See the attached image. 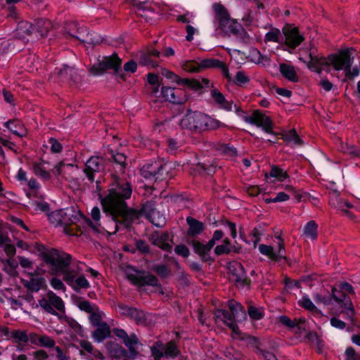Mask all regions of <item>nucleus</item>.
<instances>
[{"mask_svg":"<svg viewBox=\"0 0 360 360\" xmlns=\"http://www.w3.org/2000/svg\"><path fill=\"white\" fill-rule=\"evenodd\" d=\"M112 179L107 194L104 197L100 195L103 210L109 214L115 223L117 218L122 217L125 226L129 227L140 217V212L136 210L128 208L126 202V200L130 198L131 195V186L127 180L117 175H113ZM117 230V224H115L112 233H115Z\"/></svg>","mask_w":360,"mask_h":360,"instance_id":"obj_1","label":"nucleus"},{"mask_svg":"<svg viewBox=\"0 0 360 360\" xmlns=\"http://www.w3.org/2000/svg\"><path fill=\"white\" fill-rule=\"evenodd\" d=\"M310 61L307 64L309 70L321 74L322 70L329 72L331 65L337 70H347L351 68L353 62L352 49L341 50L337 53L329 55L327 58L315 56L313 52L309 53Z\"/></svg>","mask_w":360,"mask_h":360,"instance_id":"obj_2","label":"nucleus"},{"mask_svg":"<svg viewBox=\"0 0 360 360\" xmlns=\"http://www.w3.org/2000/svg\"><path fill=\"white\" fill-rule=\"evenodd\" d=\"M214 13V23L217 33L225 35H233L236 38L245 41L247 33L241 25L234 19L231 18L227 10L220 4H213Z\"/></svg>","mask_w":360,"mask_h":360,"instance_id":"obj_3","label":"nucleus"},{"mask_svg":"<svg viewBox=\"0 0 360 360\" xmlns=\"http://www.w3.org/2000/svg\"><path fill=\"white\" fill-rule=\"evenodd\" d=\"M180 124L182 128L196 132L214 130L223 125L219 120L198 111L188 112Z\"/></svg>","mask_w":360,"mask_h":360,"instance_id":"obj_4","label":"nucleus"},{"mask_svg":"<svg viewBox=\"0 0 360 360\" xmlns=\"http://www.w3.org/2000/svg\"><path fill=\"white\" fill-rule=\"evenodd\" d=\"M45 262L56 272L65 274L71 271L70 265L72 263L70 255L56 249H47L42 252Z\"/></svg>","mask_w":360,"mask_h":360,"instance_id":"obj_5","label":"nucleus"},{"mask_svg":"<svg viewBox=\"0 0 360 360\" xmlns=\"http://www.w3.org/2000/svg\"><path fill=\"white\" fill-rule=\"evenodd\" d=\"M72 212V211L69 210H56L48 215V219L55 226H63L65 233L71 236L77 235V232L75 231L77 226L75 224L77 217Z\"/></svg>","mask_w":360,"mask_h":360,"instance_id":"obj_6","label":"nucleus"},{"mask_svg":"<svg viewBox=\"0 0 360 360\" xmlns=\"http://www.w3.org/2000/svg\"><path fill=\"white\" fill-rule=\"evenodd\" d=\"M161 74L165 78L171 80L172 82H175L176 84L180 86H188L191 89L195 91L203 89L205 87H208L210 82V81L206 78H181L177 75L167 69H162L161 71Z\"/></svg>","mask_w":360,"mask_h":360,"instance_id":"obj_7","label":"nucleus"},{"mask_svg":"<svg viewBox=\"0 0 360 360\" xmlns=\"http://www.w3.org/2000/svg\"><path fill=\"white\" fill-rule=\"evenodd\" d=\"M82 269L79 266V262L72 263L71 271L65 274L63 277L65 282L74 290L79 291L82 289L86 290L90 287L89 281L84 275L79 274Z\"/></svg>","mask_w":360,"mask_h":360,"instance_id":"obj_8","label":"nucleus"},{"mask_svg":"<svg viewBox=\"0 0 360 360\" xmlns=\"http://www.w3.org/2000/svg\"><path fill=\"white\" fill-rule=\"evenodd\" d=\"M39 307L46 313L56 316L57 311L64 312L65 304L63 300L51 290L39 300Z\"/></svg>","mask_w":360,"mask_h":360,"instance_id":"obj_9","label":"nucleus"},{"mask_svg":"<svg viewBox=\"0 0 360 360\" xmlns=\"http://www.w3.org/2000/svg\"><path fill=\"white\" fill-rule=\"evenodd\" d=\"M141 176L146 179L162 180L166 178L167 172L166 165L160 161H154L145 164L140 170Z\"/></svg>","mask_w":360,"mask_h":360,"instance_id":"obj_10","label":"nucleus"},{"mask_svg":"<svg viewBox=\"0 0 360 360\" xmlns=\"http://www.w3.org/2000/svg\"><path fill=\"white\" fill-rule=\"evenodd\" d=\"M276 238L278 240L276 248L271 245L262 244L259 245V250L261 254L268 257L271 261L279 262L281 259L286 260L284 240L281 237V234Z\"/></svg>","mask_w":360,"mask_h":360,"instance_id":"obj_11","label":"nucleus"},{"mask_svg":"<svg viewBox=\"0 0 360 360\" xmlns=\"http://www.w3.org/2000/svg\"><path fill=\"white\" fill-rule=\"evenodd\" d=\"M127 278L133 285L138 287L146 285L156 287L160 285L157 277L149 273L146 274L145 272L132 270L131 271H127Z\"/></svg>","mask_w":360,"mask_h":360,"instance_id":"obj_12","label":"nucleus"},{"mask_svg":"<svg viewBox=\"0 0 360 360\" xmlns=\"http://www.w3.org/2000/svg\"><path fill=\"white\" fill-rule=\"evenodd\" d=\"M105 166V160L101 156H91L85 164L84 172L87 179L94 182L95 174L101 173L104 171Z\"/></svg>","mask_w":360,"mask_h":360,"instance_id":"obj_13","label":"nucleus"},{"mask_svg":"<svg viewBox=\"0 0 360 360\" xmlns=\"http://www.w3.org/2000/svg\"><path fill=\"white\" fill-rule=\"evenodd\" d=\"M333 299L342 309V311L346 313L348 317L352 318L353 316V305L351 299L347 293L335 286L332 289V300Z\"/></svg>","mask_w":360,"mask_h":360,"instance_id":"obj_14","label":"nucleus"},{"mask_svg":"<svg viewBox=\"0 0 360 360\" xmlns=\"http://www.w3.org/2000/svg\"><path fill=\"white\" fill-rule=\"evenodd\" d=\"M229 277L238 287H244L250 284V280L247 277L244 267L239 262L230 264Z\"/></svg>","mask_w":360,"mask_h":360,"instance_id":"obj_15","label":"nucleus"},{"mask_svg":"<svg viewBox=\"0 0 360 360\" xmlns=\"http://www.w3.org/2000/svg\"><path fill=\"white\" fill-rule=\"evenodd\" d=\"M121 65V59L116 54L110 56L103 57V60L99 62L98 65H94L91 71L94 75H98L108 69H112L117 72Z\"/></svg>","mask_w":360,"mask_h":360,"instance_id":"obj_16","label":"nucleus"},{"mask_svg":"<svg viewBox=\"0 0 360 360\" xmlns=\"http://www.w3.org/2000/svg\"><path fill=\"white\" fill-rule=\"evenodd\" d=\"M161 94L169 102L175 104H184L187 101L186 92L181 89L163 86Z\"/></svg>","mask_w":360,"mask_h":360,"instance_id":"obj_17","label":"nucleus"},{"mask_svg":"<svg viewBox=\"0 0 360 360\" xmlns=\"http://www.w3.org/2000/svg\"><path fill=\"white\" fill-rule=\"evenodd\" d=\"M283 32L285 44L291 49H295L304 40V37L300 34L297 27L288 25L283 29Z\"/></svg>","mask_w":360,"mask_h":360,"instance_id":"obj_18","label":"nucleus"},{"mask_svg":"<svg viewBox=\"0 0 360 360\" xmlns=\"http://www.w3.org/2000/svg\"><path fill=\"white\" fill-rule=\"evenodd\" d=\"M15 32L16 36L22 40L34 41L38 39L39 34L35 32L33 24L27 21L20 22Z\"/></svg>","mask_w":360,"mask_h":360,"instance_id":"obj_19","label":"nucleus"},{"mask_svg":"<svg viewBox=\"0 0 360 360\" xmlns=\"http://www.w3.org/2000/svg\"><path fill=\"white\" fill-rule=\"evenodd\" d=\"M188 243L193 246V251L202 261L209 262L213 260L211 257V250L214 247L212 241H208L207 243L203 244L198 240H193L188 241Z\"/></svg>","mask_w":360,"mask_h":360,"instance_id":"obj_20","label":"nucleus"},{"mask_svg":"<svg viewBox=\"0 0 360 360\" xmlns=\"http://www.w3.org/2000/svg\"><path fill=\"white\" fill-rule=\"evenodd\" d=\"M250 122L262 127L266 133H272L273 124L270 117L260 110H255L250 117Z\"/></svg>","mask_w":360,"mask_h":360,"instance_id":"obj_21","label":"nucleus"},{"mask_svg":"<svg viewBox=\"0 0 360 360\" xmlns=\"http://www.w3.org/2000/svg\"><path fill=\"white\" fill-rule=\"evenodd\" d=\"M169 233L167 232L155 231L148 237L149 241L154 245H156L162 250L171 252L172 247L169 244Z\"/></svg>","mask_w":360,"mask_h":360,"instance_id":"obj_22","label":"nucleus"},{"mask_svg":"<svg viewBox=\"0 0 360 360\" xmlns=\"http://www.w3.org/2000/svg\"><path fill=\"white\" fill-rule=\"evenodd\" d=\"M106 349L112 358L117 360H132L128 352L117 342H108Z\"/></svg>","mask_w":360,"mask_h":360,"instance_id":"obj_23","label":"nucleus"},{"mask_svg":"<svg viewBox=\"0 0 360 360\" xmlns=\"http://www.w3.org/2000/svg\"><path fill=\"white\" fill-rule=\"evenodd\" d=\"M217 320L223 321L228 327H229L232 331L236 334L240 333V330L237 324L235 321L233 315L228 311L224 309H217L214 314Z\"/></svg>","mask_w":360,"mask_h":360,"instance_id":"obj_24","label":"nucleus"},{"mask_svg":"<svg viewBox=\"0 0 360 360\" xmlns=\"http://www.w3.org/2000/svg\"><path fill=\"white\" fill-rule=\"evenodd\" d=\"M199 66L201 68H219L221 70L224 76L226 78H230L229 69L226 63L221 60L216 58H206L202 60Z\"/></svg>","mask_w":360,"mask_h":360,"instance_id":"obj_25","label":"nucleus"},{"mask_svg":"<svg viewBox=\"0 0 360 360\" xmlns=\"http://www.w3.org/2000/svg\"><path fill=\"white\" fill-rule=\"evenodd\" d=\"M65 30L70 37H75L83 42L86 41V39L84 37L86 34V29L84 26H80L77 22L68 23L65 26Z\"/></svg>","mask_w":360,"mask_h":360,"instance_id":"obj_26","label":"nucleus"},{"mask_svg":"<svg viewBox=\"0 0 360 360\" xmlns=\"http://www.w3.org/2000/svg\"><path fill=\"white\" fill-rule=\"evenodd\" d=\"M91 216L94 222H93L90 219L84 217L83 220L84 223L93 231L97 233L102 232V229H104L101 227V224L99 223L101 219L100 209L98 207H94L91 211Z\"/></svg>","mask_w":360,"mask_h":360,"instance_id":"obj_27","label":"nucleus"},{"mask_svg":"<svg viewBox=\"0 0 360 360\" xmlns=\"http://www.w3.org/2000/svg\"><path fill=\"white\" fill-rule=\"evenodd\" d=\"M25 286L30 292H37L40 290L46 289V283L44 277L41 276H32L30 280L27 281Z\"/></svg>","mask_w":360,"mask_h":360,"instance_id":"obj_28","label":"nucleus"},{"mask_svg":"<svg viewBox=\"0 0 360 360\" xmlns=\"http://www.w3.org/2000/svg\"><path fill=\"white\" fill-rule=\"evenodd\" d=\"M186 222L188 225V235L191 237H196L201 234L204 229L205 225L202 222L191 217L186 218Z\"/></svg>","mask_w":360,"mask_h":360,"instance_id":"obj_29","label":"nucleus"},{"mask_svg":"<svg viewBox=\"0 0 360 360\" xmlns=\"http://www.w3.org/2000/svg\"><path fill=\"white\" fill-rule=\"evenodd\" d=\"M79 346L86 352L89 353L94 358H88L87 360H105V357L101 351L94 348L92 344L85 340L79 341Z\"/></svg>","mask_w":360,"mask_h":360,"instance_id":"obj_30","label":"nucleus"},{"mask_svg":"<svg viewBox=\"0 0 360 360\" xmlns=\"http://www.w3.org/2000/svg\"><path fill=\"white\" fill-rule=\"evenodd\" d=\"M229 307L235 320L240 321L246 319V312L244 307L235 300L229 302Z\"/></svg>","mask_w":360,"mask_h":360,"instance_id":"obj_31","label":"nucleus"},{"mask_svg":"<svg viewBox=\"0 0 360 360\" xmlns=\"http://www.w3.org/2000/svg\"><path fill=\"white\" fill-rule=\"evenodd\" d=\"M281 74L288 80L292 82H297L299 77L293 66L287 63H281L279 65Z\"/></svg>","mask_w":360,"mask_h":360,"instance_id":"obj_32","label":"nucleus"},{"mask_svg":"<svg viewBox=\"0 0 360 360\" xmlns=\"http://www.w3.org/2000/svg\"><path fill=\"white\" fill-rule=\"evenodd\" d=\"M97 328L93 332L92 338L97 342H103L105 338L110 337L111 330L110 326L106 323L96 326Z\"/></svg>","mask_w":360,"mask_h":360,"instance_id":"obj_33","label":"nucleus"},{"mask_svg":"<svg viewBox=\"0 0 360 360\" xmlns=\"http://www.w3.org/2000/svg\"><path fill=\"white\" fill-rule=\"evenodd\" d=\"M33 25L35 28V32L39 34L38 39L46 36L52 27L51 22L45 19L37 20Z\"/></svg>","mask_w":360,"mask_h":360,"instance_id":"obj_34","label":"nucleus"},{"mask_svg":"<svg viewBox=\"0 0 360 360\" xmlns=\"http://www.w3.org/2000/svg\"><path fill=\"white\" fill-rule=\"evenodd\" d=\"M123 342L129 349L127 352L130 357L132 360L134 359L139 354L136 346L140 344L137 336L132 333Z\"/></svg>","mask_w":360,"mask_h":360,"instance_id":"obj_35","label":"nucleus"},{"mask_svg":"<svg viewBox=\"0 0 360 360\" xmlns=\"http://www.w3.org/2000/svg\"><path fill=\"white\" fill-rule=\"evenodd\" d=\"M211 96L214 101L221 106V108L226 110H232L233 103L226 100L224 95L221 92L217 89H213L211 92Z\"/></svg>","mask_w":360,"mask_h":360,"instance_id":"obj_36","label":"nucleus"},{"mask_svg":"<svg viewBox=\"0 0 360 360\" xmlns=\"http://www.w3.org/2000/svg\"><path fill=\"white\" fill-rule=\"evenodd\" d=\"M58 75L64 81H76L77 73L74 68L65 65L63 68H60L58 71Z\"/></svg>","mask_w":360,"mask_h":360,"instance_id":"obj_37","label":"nucleus"},{"mask_svg":"<svg viewBox=\"0 0 360 360\" xmlns=\"http://www.w3.org/2000/svg\"><path fill=\"white\" fill-rule=\"evenodd\" d=\"M318 225L311 220L309 221L304 227V236L305 238L311 240H315L317 238Z\"/></svg>","mask_w":360,"mask_h":360,"instance_id":"obj_38","label":"nucleus"},{"mask_svg":"<svg viewBox=\"0 0 360 360\" xmlns=\"http://www.w3.org/2000/svg\"><path fill=\"white\" fill-rule=\"evenodd\" d=\"M150 218L151 222L158 227H162L165 224V216L155 209L151 211Z\"/></svg>","mask_w":360,"mask_h":360,"instance_id":"obj_39","label":"nucleus"},{"mask_svg":"<svg viewBox=\"0 0 360 360\" xmlns=\"http://www.w3.org/2000/svg\"><path fill=\"white\" fill-rule=\"evenodd\" d=\"M269 175L270 177L275 178L280 181H283L289 176L286 171L274 165L271 167Z\"/></svg>","mask_w":360,"mask_h":360,"instance_id":"obj_40","label":"nucleus"},{"mask_svg":"<svg viewBox=\"0 0 360 360\" xmlns=\"http://www.w3.org/2000/svg\"><path fill=\"white\" fill-rule=\"evenodd\" d=\"M164 347V356L165 357L174 358L179 354V350L173 341L167 343Z\"/></svg>","mask_w":360,"mask_h":360,"instance_id":"obj_41","label":"nucleus"},{"mask_svg":"<svg viewBox=\"0 0 360 360\" xmlns=\"http://www.w3.org/2000/svg\"><path fill=\"white\" fill-rule=\"evenodd\" d=\"M283 139L289 143H293L295 145L301 146L303 143L302 140L299 137L295 129H291L283 135Z\"/></svg>","mask_w":360,"mask_h":360,"instance_id":"obj_42","label":"nucleus"},{"mask_svg":"<svg viewBox=\"0 0 360 360\" xmlns=\"http://www.w3.org/2000/svg\"><path fill=\"white\" fill-rule=\"evenodd\" d=\"M2 264H4V269L8 274L13 275L15 269L18 267V262L12 258H8L6 259L1 260Z\"/></svg>","mask_w":360,"mask_h":360,"instance_id":"obj_43","label":"nucleus"},{"mask_svg":"<svg viewBox=\"0 0 360 360\" xmlns=\"http://www.w3.org/2000/svg\"><path fill=\"white\" fill-rule=\"evenodd\" d=\"M33 172L34 173L43 179L44 180H49L51 178V176L47 172L43 165L41 163H34L33 165Z\"/></svg>","mask_w":360,"mask_h":360,"instance_id":"obj_44","label":"nucleus"},{"mask_svg":"<svg viewBox=\"0 0 360 360\" xmlns=\"http://www.w3.org/2000/svg\"><path fill=\"white\" fill-rule=\"evenodd\" d=\"M342 153L349 155L352 158L360 156V148L354 145L345 144L341 147Z\"/></svg>","mask_w":360,"mask_h":360,"instance_id":"obj_45","label":"nucleus"},{"mask_svg":"<svg viewBox=\"0 0 360 360\" xmlns=\"http://www.w3.org/2000/svg\"><path fill=\"white\" fill-rule=\"evenodd\" d=\"M151 353L155 360H160L164 356V347L163 344L160 342H156L151 347Z\"/></svg>","mask_w":360,"mask_h":360,"instance_id":"obj_46","label":"nucleus"},{"mask_svg":"<svg viewBox=\"0 0 360 360\" xmlns=\"http://www.w3.org/2000/svg\"><path fill=\"white\" fill-rule=\"evenodd\" d=\"M89 319L92 325L94 326H98L102 325L103 313L96 308L93 312L90 314Z\"/></svg>","mask_w":360,"mask_h":360,"instance_id":"obj_47","label":"nucleus"},{"mask_svg":"<svg viewBox=\"0 0 360 360\" xmlns=\"http://www.w3.org/2000/svg\"><path fill=\"white\" fill-rule=\"evenodd\" d=\"M11 338L15 340L16 342H27L29 340L28 334L25 330H14L11 332Z\"/></svg>","mask_w":360,"mask_h":360,"instance_id":"obj_48","label":"nucleus"},{"mask_svg":"<svg viewBox=\"0 0 360 360\" xmlns=\"http://www.w3.org/2000/svg\"><path fill=\"white\" fill-rule=\"evenodd\" d=\"M281 32L278 29H271L265 35V41L280 42Z\"/></svg>","mask_w":360,"mask_h":360,"instance_id":"obj_49","label":"nucleus"},{"mask_svg":"<svg viewBox=\"0 0 360 360\" xmlns=\"http://www.w3.org/2000/svg\"><path fill=\"white\" fill-rule=\"evenodd\" d=\"M39 340L40 347L50 349L54 347L56 345L55 340L51 337L47 335H41V338H39Z\"/></svg>","mask_w":360,"mask_h":360,"instance_id":"obj_50","label":"nucleus"},{"mask_svg":"<svg viewBox=\"0 0 360 360\" xmlns=\"http://www.w3.org/2000/svg\"><path fill=\"white\" fill-rule=\"evenodd\" d=\"M112 158L115 163L120 165V171L122 172L126 166V156L122 153H115L112 154Z\"/></svg>","mask_w":360,"mask_h":360,"instance_id":"obj_51","label":"nucleus"},{"mask_svg":"<svg viewBox=\"0 0 360 360\" xmlns=\"http://www.w3.org/2000/svg\"><path fill=\"white\" fill-rule=\"evenodd\" d=\"M314 299L317 304L321 303L325 306H329L332 304V295H323L321 294H315Z\"/></svg>","mask_w":360,"mask_h":360,"instance_id":"obj_52","label":"nucleus"},{"mask_svg":"<svg viewBox=\"0 0 360 360\" xmlns=\"http://www.w3.org/2000/svg\"><path fill=\"white\" fill-rule=\"evenodd\" d=\"M248 312L250 317L255 320H259L264 316L263 311L261 309L257 308L254 306H250L248 307Z\"/></svg>","mask_w":360,"mask_h":360,"instance_id":"obj_53","label":"nucleus"},{"mask_svg":"<svg viewBox=\"0 0 360 360\" xmlns=\"http://www.w3.org/2000/svg\"><path fill=\"white\" fill-rule=\"evenodd\" d=\"M153 270L161 277L167 278L170 276L171 271L166 265H156L153 267Z\"/></svg>","mask_w":360,"mask_h":360,"instance_id":"obj_54","label":"nucleus"},{"mask_svg":"<svg viewBox=\"0 0 360 360\" xmlns=\"http://www.w3.org/2000/svg\"><path fill=\"white\" fill-rule=\"evenodd\" d=\"M73 167L74 165L72 164H65L63 161H61L54 167L53 173L55 175L59 176L61 175L63 173H65L66 169Z\"/></svg>","mask_w":360,"mask_h":360,"instance_id":"obj_55","label":"nucleus"},{"mask_svg":"<svg viewBox=\"0 0 360 360\" xmlns=\"http://www.w3.org/2000/svg\"><path fill=\"white\" fill-rule=\"evenodd\" d=\"M22 299L25 300L31 307V309H37L39 307V302H36L34 296L32 292H27L26 294L23 295Z\"/></svg>","mask_w":360,"mask_h":360,"instance_id":"obj_56","label":"nucleus"},{"mask_svg":"<svg viewBox=\"0 0 360 360\" xmlns=\"http://www.w3.org/2000/svg\"><path fill=\"white\" fill-rule=\"evenodd\" d=\"M335 207L342 212H345L349 217H353V214L347 210V208L352 207V205H350L348 202L343 201L340 199L338 201Z\"/></svg>","mask_w":360,"mask_h":360,"instance_id":"obj_57","label":"nucleus"},{"mask_svg":"<svg viewBox=\"0 0 360 360\" xmlns=\"http://www.w3.org/2000/svg\"><path fill=\"white\" fill-rule=\"evenodd\" d=\"M129 317L133 319L137 323H141L144 321L145 314L143 311L133 308Z\"/></svg>","mask_w":360,"mask_h":360,"instance_id":"obj_58","label":"nucleus"},{"mask_svg":"<svg viewBox=\"0 0 360 360\" xmlns=\"http://www.w3.org/2000/svg\"><path fill=\"white\" fill-rule=\"evenodd\" d=\"M300 303L302 307L304 309L311 311H316L317 310L316 307L314 304V303L311 301V300L307 297H302V300L300 301Z\"/></svg>","mask_w":360,"mask_h":360,"instance_id":"obj_59","label":"nucleus"},{"mask_svg":"<svg viewBox=\"0 0 360 360\" xmlns=\"http://www.w3.org/2000/svg\"><path fill=\"white\" fill-rule=\"evenodd\" d=\"M77 306L81 310L89 314L93 312L97 308L95 305H91V303L87 300L79 301L77 304Z\"/></svg>","mask_w":360,"mask_h":360,"instance_id":"obj_60","label":"nucleus"},{"mask_svg":"<svg viewBox=\"0 0 360 360\" xmlns=\"http://www.w3.org/2000/svg\"><path fill=\"white\" fill-rule=\"evenodd\" d=\"M220 151L222 154L226 155L229 158H234L237 155L236 149L229 145L222 146L220 148Z\"/></svg>","mask_w":360,"mask_h":360,"instance_id":"obj_61","label":"nucleus"},{"mask_svg":"<svg viewBox=\"0 0 360 360\" xmlns=\"http://www.w3.org/2000/svg\"><path fill=\"white\" fill-rule=\"evenodd\" d=\"M250 82L249 77L243 71H238L236 75L235 82L238 84H245Z\"/></svg>","mask_w":360,"mask_h":360,"instance_id":"obj_62","label":"nucleus"},{"mask_svg":"<svg viewBox=\"0 0 360 360\" xmlns=\"http://www.w3.org/2000/svg\"><path fill=\"white\" fill-rule=\"evenodd\" d=\"M32 356L35 360H47L49 356L48 353L44 349L33 352Z\"/></svg>","mask_w":360,"mask_h":360,"instance_id":"obj_63","label":"nucleus"},{"mask_svg":"<svg viewBox=\"0 0 360 360\" xmlns=\"http://www.w3.org/2000/svg\"><path fill=\"white\" fill-rule=\"evenodd\" d=\"M53 348L56 352V358L58 360H70V356L60 347L55 345Z\"/></svg>","mask_w":360,"mask_h":360,"instance_id":"obj_64","label":"nucleus"}]
</instances>
